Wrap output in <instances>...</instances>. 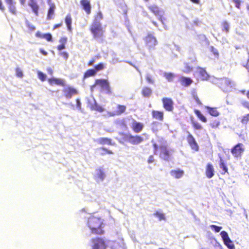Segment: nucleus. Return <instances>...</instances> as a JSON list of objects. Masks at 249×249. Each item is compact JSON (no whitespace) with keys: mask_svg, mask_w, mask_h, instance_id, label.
I'll return each mask as SVG.
<instances>
[{"mask_svg":"<svg viewBox=\"0 0 249 249\" xmlns=\"http://www.w3.org/2000/svg\"><path fill=\"white\" fill-rule=\"evenodd\" d=\"M220 235L222 238L224 244L229 249H235L234 245L230 239L227 232L224 231H222L220 232Z\"/></svg>","mask_w":249,"mask_h":249,"instance_id":"6e6552de","label":"nucleus"},{"mask_svg":"<svg viewBox=\"0 0 249 249\" xmlns=\"http://www.w3.org/2000/svg\"><path fill=\"white\" fill-rule=\"evenodd\" d=\"M89 30L94 39H97L103 36L104 30L100 22H92Z\"/></svg>","mask_w":249,"mask_h":249,"instance_id":"f03ea898","label":"nucleus"},{"mask_svg":"<svg viewBox=\"0 0 249 249\" xmlns=\"http://www.w3.org/2000/svg\"><path fill=\"white\" fill-rule=\"evenodd\" d=\"M179 81L181 85L184 87L189 86L193 82L191 78L184 76L180 77L179 78Z\"/></svg>","mask_w":249,"mask_h":249,"instance_id":"412c9836","label":"nucleus"},{"mask_svg":"<svg viewBox=\"0 0 249 249\" xmlns=\"http://www.w3.org/2000/svg\"><path fill=\"white\" fill-rule=\"evenodd\" d=\"M91 110L96 111L99 112H102L104 111V108L98 105L96 102L90 107Z\"/></svg>","mask_w":249,"mask_h":249,"instance_id":"c756f323","label":"nucleus"},{"mask_svg":"<svg viewBox=\"0 0 249 249\" xmlns=\"http://www.w3.org/2000/svg\"><path fill=\"white\" fill-rule=\"evenodd\" d=\"M64 96L67 99H71L72 96L77 95L78 91L76 89L68 86L63 89Z\"/></svg>","mask_w":249,"mask_h":249,"instance_id":"f8f14e48","label":"nucleus"},{"mask_svg":"<svg viewBox=\"0 0 249 249\" xmlns=\"http://www.w3.org/2000/svg\"><path fill=\"white\" fill-rule=\"evenodd\" d=\"M210 51L213 54V55L218 57L219 56V53L218 50L213 46L210 47Z\"/></svg>","mask_w":249,"mask_h":249,"instance_id":"de8ad7c7","label":"nucleus"},{"mask_svg":"<svg viewBox=\"0 0 249 249\" xmlns=\"http://www.w3.org/2000/svg\"><path fill=\"white\" fill-rule=\"evenodd\" d=\"M154 215L155 216L159 218V220L160 221L162 220H165V219L164 214L163 213H161L158 211H156L154 213Z\"/></svg>","mask_w":249,"mask_h":249,"instance_id":"79ce46f5","label":"nucleus"},{"mask_svg":"<svg viewBox=\"0 0 249 249\" xmlns=\"http://www.w3.org/2000/svg\"><path fill=\"white\" fill-rule=\"evenodd\" d=\"M244 151V145L241 143H239L231 149V153L234 157L238 158L241 157Z\"/></svg>","mask_w":249,"mask_h":249,"instance_id":"39448f33","label":"nucleus"},{"mask_svg":"<svg viewBox=\"0 0 249 249\" xmlns=\"http://www.w3.org/2000/svg\"><path fill=\"white\" fill-rule=\"evenodd\" d=\"M117 110L116 114L117 115H121L125 112L126 107L124 105H118L116 107Z\"/></svg>","mask_w":249,"mask_h":249,"instance_id":"2f4dec72","label":"nucleus"},{"mask_svg":"<svg viewBox=\"0 0 249 249\" xmlns=\"http://www.w3.org/2000/svg\"><path fill=\"white\" fill-rule=\"evenodd\" d=\"M160 157L165 160H168L170 158V152L166 146H163L160 147Z\"/></svg>","mask_w":249,"mask_h":249,"instance_id":"aec40b11","label":"nucleus"},{"mask_svg":"<svg viewBox=\"0 0 249 249\" xmlns=\"http://www.w3.org/2000/svg\"><path fill=\"white\" fill-rule=\"evenodd\" d=\"M65 21L67 25V29L69 31L71 32L72 27H71V23H72V18L71 17V15L70 14H68L67 15L65 18Z\"/></svg>","mask_w":249,"mask_h":249,"instance_id":"cd10ccee","label":"nucleus"},{"mask_svg":"<svg viewBox=\"0 0 249 249\" xmlns=\"http://www.w3.org/2000/svg\"><path fill=\"white\" fill-rule=\"evenodd\" d=\"M219 168L221 170V174L222 175H225L226 173L229 174L228 173V168L226 163L224 162V160L222 159L219 160Z\"/></svg>","mask_w":249,"mask_h":249,"instance_id":"5701e85b","label":"nucleus"},{"mask_svg":"<svg viewBox=\"0 0 249 249\" xmlns=\"http://www.w3.org/2000/svg\"><path fill=\"white\" fill-rule=\"evenodd\" d=\"M146 79L148 83L153 84L154 82L153 79L150 75H147L146 77Z\"/></svg>","mask_w":249,"mask_h":249,"instance_id":"5fc2aeb1","label":"nucleus"},{"mask_svg":"<svg viewBox=\"0 0 249 249\" xmlns=\"http://www.w3.org/2000/svg\"><path fill=\"white\" fill-rule=\"evenodd\" d=\"M249 122V114H247L242 117L241 122L243 124H246L248 123Z\"/></svg>","mask_w":249,"mask_h":249,"instance_id":"c03bdc74","label":"nucleus"},{"mask_svg":"<svg viewBox=\"0 0 249 249\" xmlns=\"http://www.w3.org/2000/svg\"><path fill=\"white\" fill-rule=\"evenodd\" d=\"M197 72L201 80H207L209 78V74L203 68H198L197 70Z\"/></svg>","mask_w":249,"mask_h":249,"instance_id":"6ab92c4d","label":"nucleus"},{"mask_svg":"<svg viewBox=\"0 0 249 249\" xmlns=\"http://www.w3.org/2000/svg\"><path fill=\"white\" fill-rule=\"evenodd\" d=\"M154 161V156L153 155H150L147 160V162L148 163H151Z\"/></svg>","mask_w":249,"mask_h":249,"instance_id":"680f3d73","label":"nucleus"},{"mask_svg":"<svg viewBox=\"0 0 249 249\" xmlns=\"http://www.w3.org/2000/svg\"><path fill=\"white\" fill-rule=\"evenodd\" d=\"M96 74V72H95V70H94V69H90L87 70L85 72L83 76L84 78H86L90 76H93L95 75Z\"/></svg>","mask_w":249,"mask_h":249,"instance_id":"473e14b6","label":"nucleus"},{"mask_svg":"<svg viewBox=\"0 0 249 249\" xmlns=\"http://www.w3.org/2000/svg\"><path fill=\"white\" fill-rule=\"evenodd\" d=\"M60 55L65 59L67 60L69 57V54L66 52H63L60 53Z\"/></svg>","mask_w":249,"mask_h":249,"instance_id":"6e6d98bb","label":"nucleus"},{"mask_svg":"<svg viewBox=\"0 0 249 249\" xmlns=\"http://www.w3.org/2000/svg\"><path fill=\"white\" fill-rule=\"evenodd\" d=\"M8 6L9 11L13 15H16L18 11L16 7V2L14 0H5Z\"/></svg>","mask_w":249,"mask_h":249,"instance_id":"ddd939ff","label":"nucleus"},{"mask_svg":"<svg viewBox=\"0 0 249 249\" xmlns=\"http://www.w3.org/2000/svg\"><path fill=\"white\" fill-rule=\"evenodd\" d=\"M191 124L195 130H201L203 128L202 126L198 122L194 119H191Z\"/></svg>","mask_w":249,"mask_h":249,"instance_id":"c9c22d12","label":"nucleus"},{"mask_svg":"<svg viewBox=\"0 0 249 249\" xmlns=\"http://www.w3.org/2000/svg\"><path fill=\"white\" fill-rule=\"evenodd\" d=\"M205 175L208 178H211L214 176V169L212 163H208L207 164L206 166Z\"/></svg>","mask_w":249,"mask_h":249,"instance_id":"2eb2a0df","label":"nucleus"},{"mask_svg":"<svg viewBox=\"0 0 249 249\" xmlns=\"http://www.w3.org/2000/svg\"><path fill=\"white\" fill-rule=\"evenodd\" d=\"M105 68V64L103 63H100L94 67V70H95V72L97 73V71L104 70Z\"/></svg>","mask_w":249,"mask_h":249,"instance_id":"a19ab883","label":"nucleus"},{"mask_svg":"<svg viewBox=\"0 0 249 249\" xmlns=\"http://www.w3.org/2000/svg\"><path fill=\"white\" fill-rule=\"evenodd\" d=\"M161 125V124L157 121H153L151 124V131L155 134H157L159 130L160 126Z\"/></svg>","mask_w":249,"mask_h":249,"instance_id":"bb28decb","label":"nucleus"},{"mask_svg":"<svg viewBox=\"0 0 249 249\" xmlns=\"http://www.w3.org/2000/svg\"><path fill=\"white\" fill-rule=\"evenodd\" d=\"M186 139L191 149L195 151H198L199 150V146L193 136L189 133Z\"/></svg>","mask_w":249,"mask_h":249,"instance_id":"9b49d317","label":"nucleus"},{"mask_svg":"<svg viewBox=\"0 0 249 249\" xmlns=\"http://www.w3.org/2000/svg\"><path fill=\"white\" fill-rule=\"evenodd\" d=\"M148 9L156 16L160 15L161 11L160 8L155 4L151 5L148 6Z\"/></svg>","mask_w":249,"mask_h":249,"instance_id":"c85d7f7f","label":"nucleus"},{"mask_svg":"<svg viewBox=\"0 0 249 249\" xmlns=\"http://www.w3.org/2000/svg\"><path fill=\"white\" fill-rule=\"evenodd\" d=\"M159 16V19L162 22L163 24H164V21L166 20V18L160 15Z\"/></svg>","mask_w":249,"mask_h":249,"instance_id":"e2e57ef3","label":"nucleus"},{"mask_svg":"<svg viewBox=\"0 0 249 249\" xmlns=\"http://www.w3.org/2000/svg\"><path fill=\"white\" fill-rule=\"evenodd\" d=\"M48 82L51 85H57L62 87L65 86V82L63 79L56 78H50L48 79Z\"/></svg>","mask_w":249,"mask_h":249,"instance_id":"a211bd4d","label":"nucleus"},{"mask_svg":"<svg viewBox=\"0 0 249 249\" xmlns=\"http://www.w3.org/2000/svg\"><path fill=\"white\" fill-rule=\"evenodd\" d=\"M98 144L100 145H114V143L112 142V140L110 138H100L97 140Z\"/></svg>","mask_w":249,"mask_h":249,"instance_id":"4be33fe9","label":"nucleus"},{"mask_svg":"<svg viewBox=\"0 0 249 249\" xmlns=\"http://www.w3.org/2000/svg\"><path fill=\"white\" fill-rule=\"evenodd\" d=\"M93 245L92 249H106L107 245L105 241L102 238L96 237L91 239Z\"/></svg>","mask_w":249,"mask_h":249,"instance_id":"20e7f679","label":"nucleus"},{"mask_svg":"<svg viewBox=\"0 0 249 249\" xmlns=\"http://www.w3.org/2000/svg\"><path fill=\"white\" fill-rule=\"evenodd\" d=\"M151 115L153 119L163 121L164 120V112L162 111L153 110L151 111Z\"/></svg>","mask_w":249,"mask_h":249,"instance_id":"4468645a","label":"nucleus"},{"mask_svg":"<svg viewBox=\"0 0 249 249\" xmlns=\"http://www.w3.org/2000/svg\"><path fill=\"white\" fill-rule=\"evenodd\" d=\"M49 5V8L48 10L47 18L48 19H51L53 18V16L54 14V11L56 8L54 3H52Z\"/></svg>","mask_w":249,"mask_h":249,"instance_id":"b1692460","label":"nucleus"},{"mask_svg":"<svg viewBox=\"0 0 249 249\" xmlns=\"http://www.w3.org/2000/svg\"><path fill=\"white\" fill-rule=\"evenodd\" d=\"M27 26L30 31H33L36 29L35 27L33 24H30L29 22L27 23Z\"/></svg>","mask_w":249,"mask_h":249,"instance_id":"864d4df0","label":"nucleus"},{"mask_svg":"<svg viewBox=\"0 0 249 249\" xmlns=\"http://www.w3.org/2000/svg\"><path fill=\"white\" fill-rule=\"evenodd\" d=\"M144 41L146 45L149 49H153L154 47L157 44L158 42L155 38L152 35L148 34L144 38Z\"/></svg>","mask_w":249,"mask_h":249,"instance_id":"0eeeda50","label":"nucleus"},{"mask_svg":"<svg viewBox=\"0 0 249 249\" xmlns=\"http://www.w3.org/2000/svg\"><path fill=\"white\" fill-rule=\"evenodd\" d=\"M235 3L236 7L239 9L240 8L241 1L240 0H232Z\"/></svg>","mask_w":249,"mask_h":249,"instance_id":"052dcab7","label":"nucleus"},{"mask_svg":"<svg viewBox=\"0 0 249 249\" xmlns=\"http://www.w3.org/2000/svg\"><path fill=\"white\" fill-rule=\"evenodd\" d=\"M194 112L198 118L202 122L206 123L207 121L206 118L197 109H195Z\"/></svg>","mask_w":249,"mask_h":249,"instance_id":"72a5a7b5","label":"nucleus"},{"mask_svg":"<svg viewBox=\"0 0 249 249\" xmlns=\"http://www.w3.org/2000/svg\"><path fill=\"white\" fill-rule=\"evenodd\" d=\"M65 48V44H61L58 45L57 47V49L60 51L61 50H63Z\"/></svg>","mask_w":249,"mask_h":249,"instance_id":"0e129e2a","label":"nucleus"},{"mask_svg":"<svg viewBox=\"0 0 249 249\" xmlns=\"http://www.w3.org/2000/svg\"><path fill=\"white\" fill-rule=\"evenodd\" d=\"M16 75L18 77H22L23 76V73L22 71L19 68L16 69Z\"/></svg>","mask_w":249,"mask_h":249,"instance_id":"3c124183","label":"nucleus"},{"mask_svg":"<svg viewBox=\"0 0 249 249\" xmlns=\"http://www.w3.org/2000/svg\"><path fill=\"white\" fill-rule=\"evenodd\" d=\"M201 23V21L198 18H196L193 20L192 22L191 23V25L193 27L199 26Z\"/></svg>","mask_w":249,"mask_h":249,"instance_id":"37998d69","label":"nucleus"},{"mask_svg":"<svg viewBox=\"0 0 249 249\" xmlns=\"http://www.w3.org/2000/svg\"><path fill=\"white\" fill-rule=\"evenodd\" d=\"M87 225L93 234L103 235L105 232L104 221L100 217L90 216L88 218Z\"/></svg>","mask_w":249,"mask_h":249,"instance_id":"f257e3e1","label":"nucleus"},{"mask_svg":"<svg viewBox=\"0 0 249 249\" xmlns=\"http://www.w3.org/2000/svg\"><path fill=\"white\" fill-rule=\"evenodd\" d=\"M103 18V15L101 11H98L94 16L93 22H100V20Z\"/></svg>","mask_w":249,"mask_h":249,"instance_id":"4c0bfd02","label":"nucleus"},{"mask_svg":"<svg viewBox=\"0 0 249 249\" xmlns=\"http://www.w3.org/2000/svg\"><path fill=\"white\" fill-rule=\"evenodd\" d=\"M130 127L134 132L139 133L143 129L144 124L142 123L137 122L135 119H132Z\"/></svg>","mask_w":249,"mask_h":249,"instance_id":"9d476101","label":"nucleus"},{"mask_svg":"<svg viewBox=\"0 0 249 249\" xmlns=\"http://www.w3.org/2000/svg\"><path fill=\"white\" fill-rule=\"evenodd\" d=\"M243 106L249 110V102L245 101L242 103Z\"/></svg>","mask_w":249,"mask_h":249,"instance_id":"338daca9","label":"nucleus"},{"mask_svg":"<svg viewBox=\"0 0 249 249\" xmlns=\"http://www.w3.org/2000/svg\"><path fill=\"white\" fill-rule=\"evenodd\" d=\"M67 38L66 37H62L60 38L59 42L61 44H66L67 41Z\"/></svg>","mask_w":249,"mask_h":249,"instance_id":"bf43d9fd","label":"nucleus"},{"mask_svg":"<svg viewBox=\"0 0 249 249\" xmlns=\"http://www.w3.org/2000/svg\"><path fill=\"white\" fill-rule=\"evenodd\" d=\"M126 138L129 143L133 145L139 144L143 141V138L139 135H128Z\"/></svg>","mask_w":249,"mask_h":249,"instance_id":"1a4fd4ad","label":"nucleus"},{"mask_svg":"<svg viewBox=\"0 0 249 249\" xmlns=\"http://www.w3.org/2000/svg\"><path fill=\"white\" fill-rule=\"evenodd\" d=\"M191 95L193 99L196 101L198 105H202V103L201 101L199 100L198 96L197 95V93L195 89H194L191 92Z\"/></svg>","mask_w":249,"mask_h":249,"instance_id":"f704fd0d","label":"nucleus"},{"mask_svg":"<svg viewBox=\"0 0 249 249\" xmlns=\"http://www.w3.org/2000/svg\"><path fill=\"white\" fill-rule=\"evenodd\" d=\"M193 70V68L189 66H185V69L183 70V72L185 73H189L191 71Z\"/></svg>","mask_w":249,"mask_h":249,"instance_id":"13d9d810","label":"nucleus"},{"mask_svg":"<svg viewBox=\"0 0 249 249\" xmlns=\"http://www.w3.org/2000/svg\"><path fill=\"white\" fill-rule=\"evenodd\" d=\"M37 76L41 81H44L46 79V75L41 71L37 72Z\"/></svg>","mask_w":249,"mask_h":249,"instance_id":"a18cd8bd","label":"nucleus"},{"mask_svg":"<svg viewBox=\"0 0 249 249\" xmlns=\"http://www.w3.org/2000/svg\"><path fill=\"white\" fill-rule=\"evenodd\" d=\"M222 31L226 33H228L230 31V25L227 21H224L221 23Z\"/></svg>","mask_w":249,"mask_h":249,"instance_id":"ea45409f","label":"nucleus"},{"mask_svg":"<svg viewBox=\"0 0 249 249\" xmlns=\"http://www.w3.org/2000/svg\"><path fill=\"white\" fill-rule=\"evenodd\" d=\"M220 125V122L218 121H214L211 123L210 125L213 128H216Z\"/></svg>","mask_w":249,"mask_h":249,"instance_id":"09e8293b","label":"nucleus"},{"mask_svg":"<svg viewBox=\"0 0 249 249\" xmlns=\"http://www.w3.org/2000/svg\"><path fill=\"white\" fill-rule=\"evenodd\" d=\"M211 228L214 230L215 232H218L222 229V227L216 226L215 225H210Z\"/></svg>","mask_w":249,"mask_h":249,"instance_id":"49530a36","label":"nucleus"},{"mask_svg":"<svg viewBox=\"0 0 249 249\" xmlns=\"http://www.w3.org/2000/svg\"><path fill=\"white\" fill-rule=\"evenodd\" d=\"M163 75L169 82H172L176 76L175 74L172 72H165Z\"/></svg>","mask_w":249,"mask_h":249,"instance_id":"e433bc0d","label":"nucleus"},{"mask_svg":"<svg viewBox=\"0 0 249 249\" xmlns=\"http://www.w3.org/2000/svg\"><path fill=\"white\" fill-rule=\"evenodd\" d=\"M96 86H99L102 89L105 90L106 93L108 94H111L112 93L110 84L107 79H99L95 80L94 84L91 86V89Z\"/></svg>","mask_w":249,"mask_h":249,"instance_id":"7ed1b4c3","label":"nucleus"},{"mask_svg":"<svg viewBox=\"0 0 249 249\" xmlns=\"http://www.w3.org/2000/svg\"><path fill=\"white\" fill-rule=\"evenodd\" d=\"M96 61V57H93L92 58L89 62H88V65L89 66H91L93 65V64L94 63V62H95Z\"/></svg>","mask_w":249,"mask_h":249,"instance_id":"4d7b16f0","label":"nucleus"},{"mask_svg":"<svg viewBox=\"0 0 249 249\" xmlns=\"http://www.w3.org/2000/svg\"><path fill=\"white\" fill-rule=\"evenodd\" d=\"M80 3L86 14L88 15L90 14L91 8L90 1L89 0H81Z\"/></svg>","mask_w":249,"mask_h":249,"instance_id":"dca6fc26","label":"nucleus"},{"mask_svg":"<svg viewBox=\"0 0 249 249\" xmlns=\"http://www.w3.org/2000/svg\"><path fill=\"white\" fill-rule=\"evenodd\" d=\"M170 174L176 178H179L183 176L184 171L180 169L173 170L171 171Z\"/></svg>","mask_w":249,"mask_h":249,"instance_id":"a878e982","label":"nucleus"},{"mask_svg":"<svg viewBox=\"0 0 249 249\" xmlns=\"http://www.w3.org/2000/svg\"><path fill=\"white\" fill-rule=\"evenodd\" d=\"M163 107L166 111L171 112L174 110V102L170 98L164 97L161 99Z\"/></svg>","mask_w":249,"mask_h":249,"instance_id":"423d86ee","label":"nucleus"},{"mask_svg":"<svg viewBox=\"0 0 249 249\" xmlns=\"http://www.w3.org/2000/svg\"><path fill=\"white\" fill-rule=\"evenodd\" d=\"M76 107H77L79 109H81V102L80 101V100L78 99H77L76 100Z\"/></svg>","mask_w":249,"mask_h":249,"instance_id":"69168bd1","label":"nucleus"},{"mask_svg":"<svg viewBox=\"0 0 249 249\" xmlns=\"http://www.w3.org/2000/svg\"><path fill=\"white\" fill-rule=\"evenodd\" d=\"M99 149L102 151L100 154L102 156H104L106 154L112 155L114 153L112 150L104 147H101Z\"/></svg>","mask_w":249,"mask_h":249,"instance_id":"58836bf2","label":"nucleus"},{"mask_svg":"<svg viewBox=\"0 0 249 249\" xmlns=\"http://www.w3.org/2000/svg\"><path fill=\"white\" fill-rule=\"evenodd\" d=\"M29 5L32 8L33 12L36 16H37L38 15L39 6L36 0H29Z\"/></svg>","mask_w":249,"mask_h":249,"instance_id":"f3484780","label":"nucleus"},{"mask_svg":"<svg viewBox=\"0 0 249 249\" xmlns=\"http://www.w3.org/2000/svg\"><path fill=\"white\" fill-rule=\"evenodd\" d=\"M152 89L150 88L145 87L142 89V94L143 96L148 97L152 94Z\"/></svg>","mask_w":249,"mask_h":249,"instance_id":"7c9ffc66","label":"nucleus"},{"mask_svg":"<svg viewBox=\"0 0 249 249\" xmlns=\"http://www.w3.org/2000/svg\"><path fill=\"white\" fill-rule=\"evenodd\" d=\"M62 22H61L60 23H58V24H55L53 27V30H54L56 28H58L59 27H60L61 26H62Z\"/></svg>","mask_w":249,"mask_h":249,"instance_id":"774afa93","label":"nucleus"},{"mask_svg":"<svg viewBox=\"0 0 249 249\" xmlns=\"http://www.w3.org/2000/svg\"><path fill=\"white\" fill-rule=\"evenodd\" d=\"M205 109L207 110L208 113L213 116L217 117L219 115V112L218 111L217 107H212L206 106L205 107Z\"/></svg>","mask_w":249,"mask_h":249,"instance_id":"393cba45","label":"nucleus"},{"mask_svg":"<svg viewBox=\"0 0 249 249\" xmlns=\"http://www.w3.org/2000/svg\"><path fill=\"white\" fill-rule=\"evenodd\" d=\"M42 37L45 38L48 41H52V36L50 33L44 34Z\"/></svg>","mask_w":249,"mask_h":249,"instance_id":"8fccbe9b","label":"nucleus"},{"mask_svg":"<svg viewBox=\"0 0 249 249\" xmlns=\"http://www.w3.org/2000/svg\"><path fill=\"white\" fill-rule=\"evenodd\" d=\"M97 176L100 179H103L104 177H105V173H104V172L102 170H99L98 171V173H97Z\"/></svg>","mask_w":249,"mask_h":249,"instance_id":"603ef678","label":"nucleus"}]
</instances>
